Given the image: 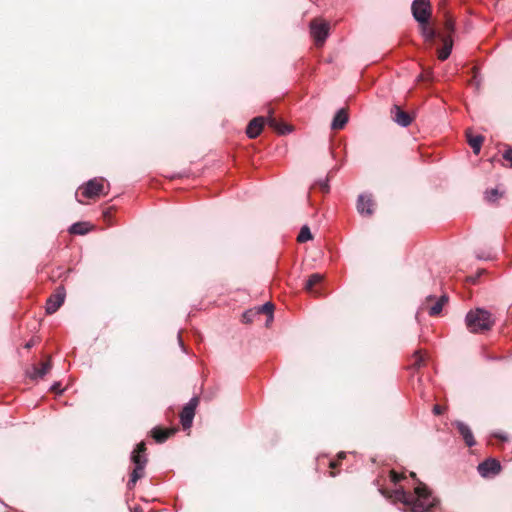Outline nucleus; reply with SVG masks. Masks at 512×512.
<instances>
[{"instance_id": "obj_1", "label": "nucleus", "mask_w": 512, "mask_h": 512, "mask_svg": "<svg viewBox=\"0 0 512 512\" xmlns=\"http://www.w3.org/2000/svg\"><path fill=\"white\" fill-rule=\"evenodd\" d=\"M390 497L402 503L405 512H429L436 504L435 497L423 484H419L413 493H408L403 488L395 489Z\"/></svg>"}, {"instance_id": "obj_2", "label": "nucleus", "mask_w": 512, "mask_h": 512, "mask_svg": "<svg viewBox=\"0 0 512 512\" xmlns=\"http://www.w3.org/2000/svg\"><path fill=\"white\" fill-rule=\"evenodd\" d=\"M465 323L471 333H481L491 329L494 319L489 311L476 308L466 314Z\"/></svg>"}, {"instance_id": "obj_3", "label": "nucleus", "mask_w": 512, "mask_h": 512, "mask_svg": "<svg viewBox=\"0 0 512 512\" xmlns=\"http://www.w3.org/2000/svg\"><path fill=\"white\" fill-rule=\"evenodd\" d=\"M268 122L269 126L276 129L280 134L284 135L291 132V128L288 125H280L276 119L268 117L267 119L263 116L255 117L252 119L247 128L246 134L249 138H256L262 131L265 122Z\"/></svg>"}, {"instance_id": "obj_4", "label": "nucleus", "mask_w": 512, "mask_h": 512, "mask_svg": "<svg viewBox=\"0 0 512 512\" xmlns=\"http://www.w3.org/2000/svg\"><path fill=\"white\" fill-rule=\"evenodd\" d=\"M145 449V444L142 442L138 444L136 449L132 452L131 460L134 463V469L128 482L129 488H132L136 482L144 476V469L147 463V459L144 455Z\"/></svg>"}, {"instance_id": "obj_5", "label": "nucleus", "mask_w": 512, "mask_h": 512, "mask_svg": "<svg viewBox=\"0 0 512 512\" xmlns=\"http://www.w3.org/2000/svg\"><path fill=\"white\" fill-rule=\"evenodd\" d=\"M430 0H413L411 11L414 19L418 23H428L430 19Z\"/></svg>"}, {"instance_id": "obj_6", "label": "nucleus", "mask_w": 512, "mask_h": 512, "mask_svg": "<svg viewBox=\"0 0 512 512\" xmlns=\"http://www.w3.org/2000/svg\"><path fill=\"white\" fill-rule=\"evenodd\" d=\"M104 188L103 178L90 179L84 186L81 187L82 194L86 198H95L102 194H106V192H104Z\"/></svg>"}, {"instance_id": "obj_7", "label": "nucleus", "mask_w": 512, "mask_h": 512, "mask_svg": "<svg viewBox=\"0 0 512 512\" xmlns=\"http://www.w3.org/2000/svg\"><path fill=\"white\" fill-rule=\"evenodd\" d=\"M198 402L199 401L197 397H192L183 407L180 413V421L184 429H189L192 426Z\"/></svg>"}, {"instance_id": "obj_8", "label": "nucleus", "mask_w": 512, "mask_h": 512, "mask_svg": "<svg viewBox=\"0 0 512 512\" xmlns=\"http://www.w3.org/2000/svg\"><path fill=\"white\" fill-rule=\"evenodd\" d=\"M65 289L64 287H58L56 292L52 294L46 302V313L47 314H53L55 313L61 305L64 303L65 300Z\"/></svg>"}, {"instance_id": "obj_9", "label": "nucleus", "mask_w": 512, "mask_h": 512, "mask_svg": "<svg viewBox=\"0 0 512 512\" xmlns=\"http://www.w3.org/2000/svg\"><path fill=\"white\" fill-rule=\"evenodd\" d=\"M310 32L317 44H322L329 34V24L326 22L312 21L310 23Z\"/></svg>"}, {"instance_id": "obj_10", "label": "nucleus", "mask_w": 512, "mask_h": 512, "mask_svg": "<svg viewBox=\"0 0 512 512\" xmlns=\"http://www.w3.org/2000/svg\"><path fill=\"white\" fill-rule=\"evenodd\" d=\"M477 470L482 477L486 478L498 474L501 470V466L497 460L487 459L478 465Z\"/></svg>"}, {"instance_id": "obj_11", "label": "nucleus", "mask_w": 512, "mask_h": 512, "mask_svg": "<svg viewBox=\"0 0 512 512\" xmlns=\"http://www.w3.org/2000/svg\"><path fill=\"white\" fill-rule=\"evenodd\" d=\"M373 200L369 194H360L357 199L356 208L360 215L371 216L373 214Z\"/></svg>"}, {"instance_id": "obj_12", "label": "nucleus", "mask_w": 512, "mask_h": 512, "mask_svg": "<svg viewBox=\"0 0 512 512\" xmlns=\"http://www.w3.org/2000/svg\"><path fill=\"white\" fill-rule=\"evenodd\" d=\"M455 426L457 427L467 446L472 447L476 444L473 433L467 424L462 421H456Z\"/></svg>"}, {"instance_id": "obj_13", "label": "nucleus", "mask_w": 512, "mask_h": 512, "mask_svg": "<svg viewBox=\"0 0 512 512\" xmlns=\"http://www.w3.org/2000/svg\"><path fill=\"white\" fill-rule=\"evenodd\" d=\"M51 367V362L48 360L42 363L40 368L32 366L31 369L27 371V376L32 380L41 379L50 371Z\"/></svg>"}, {"instance_id": "obj_14", "label": "nucleus", "mask_w": 512, "mask_h": 512, "mask_svg": "<svg viewBox=\"0 0 512 512\" xmlns=\"http://www.w3.org/2000/svg\"><path fill=\"white\" fill-rule=\"evenodd\" d=\"M392 112L394 113L393 120L401 127H407L411 124L412 118L410 115L401 110L398 106H394Z\"/></svg>"}, {"instance_id": "obj_15", "label": "nucleus", "mask_w": 512, "mask_h": 512, "mask_svg": "<svg viewBox=\"0 0 512 512\" xmlns=\"http://www.w3.org/2000/svg\"><path fill=\"white\" fill-rule=\"evenodd\" d=\"M348 122V115L344 109H339L331 123V129L340 130L342 129L346 123Z\"/></svg>"}, {"instance_id": "obj_16", "label": "nucleus", "mask_w": 512, "mask_h": 512, "mask_svg": "<svg viewBox=\"0 0 512 512\" xmlns=\"http://www.w3.org/2000/svg\"><path fill=\"white\" fill-rule=\"evenodd\" d=\"M177 431L176 428L162 430L160 428H154L152 430V436L158 443L165 442L171 435Z\"/></svg>"}, {"instance_id": "obj_17", "label": "nucleus", "mask_w": 512, "mask_h": 512, "mask_svg": "<svg viewBox=\"0 0 512 512\" xmlns=\"http://www.w3.org/2000/svg\"><path fill=\"white\" fill-rule=\"evenodd\" d=\"M443 48L439 50L438 52V58L441 60V61H445L446 59H448V57L450 56L451 52H452V48H453V40L450 36H445L443 37Z\"/></svg>"}, {"instance_id": "obj_18", "label": "nucleus", "mask_w": 512, "mask_h": 512, "mask_svg": "<svg viewBox=\"0 0 512 512\" xmlns=\"http://www.w3.org/2000/svg\"><path fill=\"white\" fill-rule=\"evenodd\" d=\"M448 301V297L446 295H442L437 301L432 305L429 309L430 316H436L441 313L444 304Z\"/></svg>"}, {"instance_id": "obj_19", "label": "nucleus", "mask_w": 512, "mask_h": 512, "mask_svg": "<svg viewBox=\"0 0 512 512\" xmlns=\"http://www.w3.org/2000/svg\"><path fill=\"white\" fill-rule=\"evenodd\" d=\"M89 231V223L87 222H76L69 228L71 234L84 235Z\"/></svg>"}, {"instance_id": "obj_20", "label": "nucleus", "mask_w": 512, "mask_h": 512, "mask_svg": "<svg viewBox=\"0 0 512 512\" xmlns=\"http://www.w3.org/2000/svg\"><path fill=\"white\" fill-rule=\"evenodd\" d=\"M421 35L425 40L431 41L436 36V32L433 28L428 26V23H419Z\"/></svg>"}, {"instance_id": "obj_21", "label": "nucleus", "mask_w": 512, "mask_h": 512, "mask_svg": "<svg viewBox=\"0 0 512 512\" xmlns=\"http://www.w3.org/2000/svg\"><path fill=\"white\" fill-rule=\"evenodd\" d=\"M468 143L471 146L473 152L475 154H478L480 152V149H481V146L483 143V137L481 135L469 137Z\"/></svg>"}, {"instance_id": "obj_22", "label": "nucleus", "mask_w": 512, "mask_h": 512, "mask_svg": "<svg viewBox=\"0 0 512 512\" xmlns=\"http://www.w3.org/2000/svg\"><path fill=\"white\" fill-rule=\"evenodd\" d=\"M322 280V275L319 274V273H314L312 274L308 280L306 281L305 283V289L308 291V292H312L313 291V287L320 283Z\"/></svg>"}, {"instance_id": "obj_23", "label": "nucleus", "mask_w": 512, "mask_h": 512, "mask_svg": "<svg viewBox=\"0 0 512 512\" xmlns=\"http://www.w3.org/2000/svg\"><path fill=\"white\" fill-rule=\"evenodd\" d=\"M503 192L499 191L498 188H493L490 190H487L485 192V199L488 202L494 203L496 202L500 197H502Z\"/></svg>"}, {"instance_id": "obj_24", "label": "nucleus", "mask_w": 512, "mask_h": 512, "mask_svg": "<svg viewBox=\"0 0 512 512\" xmlns=\"http://www.w3.org/2000/svg\"><path fill=\"white\" fill-rule=\"evenodd\" d=\"M313 238L312 236V233L309 229V227L307 225H304L299 234H298V237H297V240L300 242V243H304L306 241H309Z\"/></svg>"}, {"instance_id": "obj_25", "label": "nucleus", "mask_w": 512, "mask_h": 512, "mask_svg": "<svg viewBox=\"0 0 512 512\" xmlns=\"http://www.w3.org/2000/svg\"><path fill=\"white\" fill-rule=\"evenodd\" d=\"M423 357L421 356L420 352L419 351H416L414 353V362L413 364L411 365V368L413 369H418L421 367V365L423 364Z\"/></svg>"}, {"instance_id": "obj_26", "label": "nucleus", "mask_w": 512, "mask_h": 512, "mask_svg": "<svg viewBox=\"0 0 512 512\" xmlns=\"http://www.w3.org/2000/svg\"><path fill=\"white\" fill-rule=\"evenodd\" d=\"M273 308L274 306L271 302H266L265 304L258 308V312L268 313L270 318H272Z\"/></svg>"}, {"instance_id": "obj_27", "label": "nucleus", "mask_w": 512, "mask_h": 512, "mask_svg": "<svg viewBox=\"0 0 512 512\" xmlns=\"http://www.w3.org/2000/svg\"><path fill=\"white\" fill-rule=\"evenodd\" d=\"M503 158L510 162V166L512 167V148H508L504 151Z\"/></svg>"}, {"instance_id": "obj_28", "label": "nucleus", "mask_w": 512, "mask_h": 512, "mask_svg": "<svg viewBox=\"0 0 512 512\" xmlns=\"http://www.w3.org/2000/svg\"><path fill=\"white\" fill-rule=\"evenodd\" d=\"M319 185L320 187L324 190V191H328L329 190V185H328V178H324L322 180L319 181Z\"/></svg>"}, {"instance_id": "obj_29", "label": "nucleus", "mask_w": 512, "mask_h": 512, "mask_svg": "<svg viewBox=\"0 0 512 512\" xmlns=\"http://www.w3.org/2000/svg\"><path fill=\"white\" fill-rule=\"evenodd\" d=\"M402 479V476L395 471H391V480L394 483L399 482Z\"/></svg>"}, {"instance_id": "obj_30", "label": "nucleus", "mask_w": 512, "mask_h": 512, "mask_svg": "<svg viewBox=\"0 0 512 512\" xmlns=\"http://www.w3.org/2000/svg\"><path fill=\"white\" fill-rule=\"evenodd\" d=\"M445 28L447 31L449 32H453L454 31V23L451 19H448L445 23Z\"/></svg>"}, {"instance_id": "obj_31", "label": "nucleus", "mask_w": 512, "mask_h": 512, "mask_svg": "<svg viewBox=\"0 0 512 512\" xmlns=\"http://www.w3.org/2000/svg\"><path fill=\"white\" fill-rule=\"evenodd\" d=\"M252 315H253V312L252 311H246L244 314H243V319L245 322H250L252 320Z\"/></svg>"}, {"instance_id": "obj_32", "label": "nucleus", "mask_w": 512, "mask_h": 512, "mask_svg": "<svg viewBox=\"0 0 512 512\" xmlns=\"http://www.w3.org/2000/svg\"><path fill=\"white\" fill-rule=\"evenodd\" d=\"M433 412L436 415L441 414L442 413L441 407L439 405H435L434 408H433Z\"/></svg>"}, {"instance_id": "obj_33", "label": "nucleus", "mask_w": 512, "mask_h": 512, "mask_svg": "<svg viewBox=\"0 0 512 512\" xmlns=\"http://www.w3.org/2000/svg\"><path fill=\"white\" fill-rule=\"evenodd\" d=\"M33 345H34L33 340H30L29 342H27V343L25 344V348H26V349H30L31 347H33Z\"/></svg>"}, {"instance_id": "obj_34", "label": "nucleus", "mask_w": 512, "mask_h": 512, "mask_svg": "<svg viewBox=\"0 0 512 512\" xmlns=\"http://www.w3.org/2000/svg\"><path fill=\"white\" fill-rule=\"evenodd\" d=\"M60 387V384L59 383H54L52 386H51V390L52 391H57Z\"/></svg>"}, {"instance_id": "obj_35", "label": "nucleus", "mask_w": 512, "mask_h": 512, "mask_svg": "<svg viewBox=\"0 0 512 512\" xmlns=\"http://www.w3.org/2000/svg\"><path fill=\"white\" fill-rule=\"evenodd\" d=\"M477 257L479 259H488L489 258V256H483V255H477Z\"/></svg>"}, {"instance_id": "obj_36", "label": "nucleus", "mask_w": 512, "mask_h": 512, "mask_svg": "<svg viewBox=\"0 0 512 512\" xmlns=\"http://www.w3.org/2000/svg\"><path fill=\"white\" fill-rule=\"evenodd\" d=\"M178 339H179V343H180L181 347L183 348V343H182V339L180 338V336H178Z\"/></svg>"}, {"instance_id": "obj_37", "label": "nucleus", "mask_w": 512, "mask_h": 512, "mask_svg": "<svg viewBox=\"0 0 512 512\" xmlns=\"http://www.w3.org/2000/svg\"><path fill=\"white\" fill-rule=\"evenodd\" d=\"M499 437H500L502 440H506V439H507V438H506V437H504V436H500V435H499Z\"/></svg>"}]
</instances>
